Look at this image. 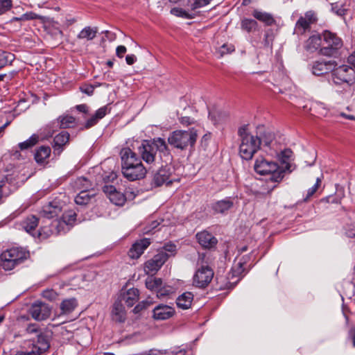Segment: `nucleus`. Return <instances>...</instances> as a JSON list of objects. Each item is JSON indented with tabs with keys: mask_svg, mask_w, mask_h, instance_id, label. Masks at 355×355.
Instances as JSON below:
<instances>
[{
	"mask_svg": "<svg viewBox=\"0 0 355 355\" xmlns=\"http://www.w3.org/2000/svg\"><path fill=\"white\" fill-rule=\"evenodd\" d=\"M19 19L23 21H28L36 19H43L44 17L40 16L33 12H27L19 17Z\"/></svg>",
	"mask_w": 355,
	"mask_h": 355,
	"instance_id": "obj_45",
	"label": "nucleus"
},
{
	"mask_svg": "<svg viewBox=\"0 0 355 355\" xmlns=\"http://www.w3.org/2000/svg\"><path fill=\"white\" fill-rule=\"evenodd\" d=\"M214 277L212 269L208 266H200L193 277V285L198 288H205L211 282Z\"/></svg>",
	"mask_w": 355,
	"mask_h": 355,
	"instance_id": "obj_9",
	"label": "nucleus"
},
{
	"mask_svg": "<svg viewBox=\"0 0 355 355\" xmlns=\"http://www.w3.org/2000/svg\"><path fill=\"white\" fill-rule=\"evenodd\" d=\"M198 137L197 130L194 128L187 130H175L168 137V144L175 148L184 150L188 146H193Z\"/></svg>",
	"mask_w": 355,
	"mask_h": 355,
	"instance_id": "obj_4",
	"label": "nucleus"
},
{
	"mask_svg": "<svg viewBox=\"0 0 355 355\" xmlns=\"http://www.w3.org/2000/svg\"><path fill=\"white\" fill-rule=\"evenodd\" d=\"M318 21L316 13L313 10H309L304 15L300 16L295 23L294 28V34L297 35H304L309 32L311 26L315 24Z\"/></svg>",
	"mask_w": 355,
	"mask_h": 355,
	"instance_id": "obj_8",
	"label": "nucleus"
},
{
	"mask_svg": "<svg viewBox=\"0 0 355 355\" xmlns=\"http://www.w3.org/2000/svg\"><path fill=\"white\" fill-rule=\"evenodd\" d=\"M209 116L215 125L223 123L227 117L225 113L216 110L209 112Z\"/></svg>",
	"mask_w": 355,
	"mask_h": 355,
	"instance_id": "obj_36",
	"label": "nucleus"
},
{
	"mask_svg": "<svg viewBox=\"0 0 355 355\" xmlns=\"http://www.w3.org/2000/svg\"><path fill=\"white\" fill-rule=\"evenodd\" d=\"M42 296L51 301L56 300L58 294L53 290H46L43 292Z\"/></svg>",
	"mask_w": 355,
	"mask_h": 355,
	"instance_id": "obj_50",
	"label": "nucleus"
},
{
	"mask_svg": "<svg viewBox=\"0 0 355 355\" xmlns=\"http://www.w3.org/2000/svg\"><path fill=\"white\" fill-rule=\"evenodd\" d=\"M51 150L50 147L42 146L35 153V159L38 164H43L49 157Z\"/></svg>",
	"mask_w": 355,
	"mask_h": 355,
	"instance_id": "obj_30",
	"label": "nucleus"
},
{
	"mask_svg": "<svg viewBox=\"0 0 355 355\" xmlns=\"http://www.w3.org/2000/svg\"><path fill=\"white\" fill-rule=\"evenodd\" d=\"M125 61L128 64L132 65L137 61V57L133 54L127 55Z\"/></svg>",
	"mask_w": 355,
	"mask_h": 355,
	"instance_id": "obj_55",
	"label": "nucleus"
},
{
	"mask_svg": "<svg viewBox=\"0 0 355 355\" xmlns=\"http://www.w3.org/2000/svg\"><path fill=\"white\" fill-rule=\"evenodd\" d=\"M261 139L245 132V159H252L254 154L260 148Z\"/></svg>",
	"mask_w": 355,
	"mask_h": 355,
	"instance_id": "obj_15",
	"label": "nucleus"
},
{
	"mask_svg": "<svg viewBox=\"0 0 355 355\" xmlns=\"http://www.w3.org/2000/svg\"><path fill=\"white\" fill-rule=\"evenodd\" d=\"M80 89H81L82 92L87 94L88 95H92L94 92V88L92 85H87V86L80 87Z\"/></svg>",
	"mask_w": 355,
	"mask_h": 355,
	"instance_id": "obj_54",
	"label": "nucleus"
},
{
	"mask_svg": "<svg viewBox=\"0 0 355 355\" xmlns=\"http://www.w3.org/2000/svg\"><path fill=\"white\" fill-rule=\"evenodd\" d=\"M49 347L50 345L47 336L40 333L37 335V341L33 344L32 350L39 353V355H42Z\"/></svg>",
	"mask_w": 355,
	"mask_h": 355,
	"instance_id": "obj_22",
	"label": "nucleus"
},
{
	"mask_svg": "<svg viewBox=\"0 0 355 355\" xmlns=\"http://www.w3.org/2000/svg\"><path fill=\"white\" fill-rule=\"evenodd\" d=\"M91 186L92 184H90V182L84 177H80L77 178L75 182V187L80 191H87L91 187Z\"/></svg>",
	"mask_w": 355,
	"mask_h": 355,
	"instance_id": "obj_42",
	"label": "nucleus"
},
{
	"mask_svg": "<svg viewBox=\"0 0 355 355\" xmlns=\"http://www.w3.org/2000/svg\"><path fill=\"white\" fill-rule=\"evenodd\" d=\"M318 117L326 116L328 114V110L322 103H316L311 108Z\"/></svg>",
	"mask_w": 355,
	"mask_h": 355,
	"instance_id": "obj_41",
	"label": "nucleus"
},
{
	"mask_svg": "<svg viewBox=\"0 0 355 355\" xmlns=\"http://www.w3.org/2000/svg\"><path fill=\"white\" fill-rule=\"evenodd\" d=\"M39 141L38 135L34 134L31 137H29L27 140L21 142L18 144L19 148L23 150L26 149H28L33 146H35Z\"/></svg>",
	"mask_w": 355,
	"mask_h": 355,
	"instance_id": "obj_38",
	"label": "nucleus"
},
{
	"mask_svg": "<svg viewBox=\"0 0 355 355\" xmlns=\"http://www.w3.org/2000/svg\"><path fill=\"white\" fill-rule=\"evenodd\" d=\"M30 313L33 318L36 320H44L50 316L51 309L45 303L36 302L31 306Z\"/></svg>",
	"mask_w": 355,
	"mask_h": 355,
	"instance_id": "obj_13",
	"label": "nucleus"
},
{
	"mask_svg": "<svg viewBox=\"0 0 355 355\" xmlns=\"http://www.w3.org/2000/svg\"><path fill=\"white\" fill-rule=\"evenodd\" d=\"M193 295L191 292H185L176 300L177 306L182 309H187L191 307Z\"/></svg>",
	"mask_w": 355,
	"mask_h": 355,
	"instance_id": "obj_29",
	"label": "nucleus"
},
{
	"mask_svg": "<svg viewBox=\"0 0 355 355\" xmlns=\"http://www.w3.org/2000/svg\"><path fill=\"white\" fill-rule=\"evenodd\" d=\"M9 355H39V353L35 352L32 349L30 351L17 350Z\"/></svg>",
	"mask_w": 355,
	"mask_h": 355,
	"instance_id": "obj_52",
	"label": "nucleus"
},
{
	"mask_svg": "<svg viewBox=\"0 0 355 355\" xmlns=\"http://www.w3.org/2000/svg\"><path fill=\"white\" fill-rule=\"evenodd\" d=\"M150 304V302L147 301H143L141 303H139L138 305H137L135 308V310L139 311L142 309L146 308Z\"/></svg>",
	"mask_w": 355,
	"mask_h": 355,
	"instance_id": "obj_58",
	"label": "nucleus"
},
{
	"mask_svg": "<svg viewBox=\"0 0 355 355\" xmlns=\"http://www.w3.org/2000/svg\"><path fill=\"white\" fill-rule=\"evenodd\" d=\"M15 60V55L8 52L0 53V68L10 64Z\"/></svg>",
	"mask_w": 355,
	"mask_h": 355,
	"instance_id": "obj_39",
	"label": "nucleus"
},
{
	"mask_svg": "<svg viewBox=\"0 0 355 355\" xmlns=\"http://www.w3.org/2000/svg\"><path fill=\"white\" fill-rule=\"evenodd\" d=\"M0 4L7 10H10L12 8V0H0Z\"/></svg>",
	"mask_w": 355,
	"mask_h": 355,
	"instance_id": "obj_56",
	"label": "nucleus"
},
{
	"mask_svg": "<svg viewBox=\"0 0 355 355\" xmlns=\"http://www.w3.org/2000/svg\"><path fill=\"white\" fill-rule=\"evenodd\" d=\"M258 24L254 19H245V31L248 32H253L257 30Z\"/></svg>",
	"mask_w": 355,
	"mask_h": 355,
	"instance_id": "obj_46",
	"label": "nucleus"
},
{
	"mask_svg": "<svg viewBox=\"0 0 355 355\" xmlns=\"http://www.w3.org/2000/svg\"><path fill=\"white\" fill-rule=\"evenodd\" d=\"M162 280L160 278L154 277H148L146 279V286L148 289L157 292L158 288L161 286Z\"/></svg>",
	"mask_w": 355,
	"mask_h": 355,
	"instance_id": "obj_35",
	"label": "nucleus"
},
{
	"mask_svg": "<svg viewBox=\"0 0 355 355\" xmlns=\"http://www.w3.org/2000/svg\"><path fill=\"white\" fill-rule=\"evenodd\" d=\"M26 103V102L24 99H21V100L19 101L17 107L21 106V108H20V110L21 111L25 110L28 107L27 105H24V104H25Z\"/></svg>",
	"mask_w": 355,
	"mask_h": 355,
	"instance_id": "obj_63",
	"label": "nucleus"
},
{
	"mask_svg": "<svg viewBox=\"0 0 355 355\" xmlns=\"http://www.w3.org/2000/svg\"><path fill=\"white\" fill-rule=\"evenodd\" d=\"M153 313L154 319L164 320L173 316L175 311L174 308L171 306L159 304L153 309Z\"/></svg>",
	"mask_w": 355,
	"mask_h": 355,
	"instance_id": "obj_17",
	"label": "nucleus"
},
{
	"mask_svg": "<svg viewBox=\"0 0 355 355\" xmlns=\"http://www.w3.org/2000/svg\"><path fill=\"white\" fill-rule=\"evenodd\" d=\"M112 317L113 319L117 322H123L125 319V311L121 300H116L112 307Z\"/></svg>",
	"mask_w": 355,
	"mask_h": 355,
	"instance_id": "obj_26",
	"label": "nucleus"
},
{
	"mask_svg": "<svg viewBox=\"0 0 355 355\" xmlns=\"http://www.w3.org/2000/svg\"><path fill=\"white\" fill-rule=\"evenodd\" d=\"M62 205L60 200L55 198L42 207L40 216L49 219L53 218L61 212Z\"/></svg>",
	"mask_w": 355,
	"mask_h": 355,
	"instance_id": "obj_11",
	"label": "nucleus"
},
{
	"mask_svg": "<svg viewBox=\"0 0 355 355\" xmlns=\"http://www.w3.org/2000/svg\"><path fill=\"white\" fill-rule=\"evenodd\" d=\"M91 200V196L89 195L87 191L82 190L76 196L75 202L78 205H87Z\"/></svg>",
	"mask_w": 355,
	"mask_h": 355,
	"instance_id": "obj_40",
	"label": "nucleus"
},
{
	"mask_svg": "<svg viewBox=\"0 0 355 355\" xmlns=\"http://www.w3.org/2000/svg\"><path fill=\"white\" fill-rule=\"evenodd\" d=\"M291 164L279 166L277 162L265 156H258L253 166L255 173L260 175H269L270 180L275 183L282 181L286 171L291 172Z\"/></svg>",
	"mask_w": 355,
	"mask_h": 355,
	"instance_id": "obj_2",
	"label": "nucleus"
},
{
	"mask_svg": "<svg viewBox=\"0 0 355 355\" xmlns=\"http://www.w3.org/2000/svg\"><path fill=\"white\" fill-rule=\"evenodd\" d=\"M58 123L60 124V128H69L73 125L75 118L72 116H63L58 119Z\"/></svg>",
	"mask_w": 355,
	"mask_h": 355,
	"instance_id": "obj_37",
	"label": "nucleus"
},
{
	"mask_svg": "<svg viewBox=\"0 0 355 355\" xmlns=\"http://www.w3.org/2000/svg\"><path fill=\"white\" fill-rule=\"evenodd\" d=\"M233 205V202L230 199L219 200L213 205V209L216 213L223 214Z\"/></svg>",
	"mask_w": 355,
	"mask_h": 355,
	"instance_id": "obj_32",
	"label": "nucleus"
},
{
	"mask_svg": "<svg viewBox=\"0 0 355 355\" xmlns=\"http://www.w3.org/2000/svg\"><path fill=\"white\" fill-rule=\"evenodd\" d=\"M69 137L67 131H62L54 137L53 147L55 153L60 155L62 153L63 147L69 142Z\"/></svg>",
	"mask_w": 355,
	"mask_h": 355,
	"instance_id": "obj_21",
	"label": "nucleus"
},
{
	"mask_svg": "<svg viewBox=\"0 0 355 355\" xmlns=\"http://www.w3.org/2000/svg\"><path fill=\"white\" fill-rule=\"evenodd\" d=\"M171 13L177 17H182L184 19H191L193 15L186 10L180 8H173L171 10Z\"/></svg>",
	"mask_w": 355,
	"mask_h": 355,
	"instance_id": "obj_43",
	"label": "nucleus"
},
{
	"mask_svg": "<svg viewBox=\"0 0 355 355\" xmlns=\"http://www.w3.org/2000/svg\"><path fill=\"white\" fill-rule=\"evenodd\" d=\"M103 192L109 198L110 202L117 206H123L126 200L125 195L118 191L112 185L104 186Z\"/></svg>",
	"mask_w": 355,
	"mask_h": 355,
	"instance_id": "obj_16",
	"label": "nucleus"
},
{
	"mask_svg": "<svg viewBox=\"0 0 355 355\" xmlns=\"http://www.w3.org/2000/svg\"><path fill=\"white\" fill-rule=\"evenodd\" d=\"M150 244V241L149 239L144 238L137 241L129 250L128 256L133 259H138Z\"/></svg>",
	"mask_w": 355,
	"mask_h": 355,
	"instance_id": "obj_18",
	"label": "nucleus"
},
{
	"mask_svg": "<svg viewBox=\"0 0 355 355\" xmlns=\"http://www.w3.org/2000/svg\"><path fill=\"white\" fill-rule=\"evenodd\" d=\"M322 36L319 35H313L305 42L304 49L306 51L313 53L317 51L320 46H322Z\"/></svg>",
	"mask_w": 355,
	"mask_h": 355,
	"instance_id": "obj_25",
	"label": "nucleus"
},
{
	"mask_svg": "<svg viewBox=\"0 0 355 355\" xmlns=\"http://www.w3.org/2000/svg\"><path fill=\"white\" fill-rule=\"evenodd\" d=\"M126 52V47L125 46H119L116 49V54L119 58H123Z\"/></svg>",
	"mask_w": 355,
	"mask_h": 355,
	"instance_id": "obj_53",
	"label": "nucleus"
},
{
	"mask_svg": "<svg viewBox=\"0 0 355 355\" xmlns=\"http://www.w3.org/2000/svg\"><path fill=\"white\" fill-rule=\"evenodd\" d=\"M332 80L336 85L347 84L350 87L355 83V71L349 65L343 64L332 71Z\"/></svg>",
	"mask_w": 355,
	"mask_h": 355,
	"instance_id": "obj_7",
	"label": "nucleus"
},
{
	"mask_svg": "<svg viewBox=\"0 0 355 355\" xmlns=\"http://www.w3.org/2000/svg\"><path fill=\"white\" fill-rule=\"evenodd\" d=\"M158 225H159V222H158L157 220H154V221H152L149 228L148 230H146L145 232V233H148V232H150L153 230L155 229L156 227H158Z\"/></svg>",
	"mask_w": 355,
	"mask_h": 355,
	"instance_id": "obj_59",
	"label": "nucleus"
},
{
	"mask_svg": "<svg viewBox=\"0 0 355 355\" xmlns=\"http://www.w3.org/2000/svg\"><path fill=\"white\" fill-rule=\"evenodd\" d=\"M97 27L85 26L78 34L77 37L79 40L91 41L94 40L98 33Z\"/></svg>",
	"mask_w": 355,
	"mask_h": 355,
	"instance_id": "obj_28",
	"label": "nucleus"
},
{
	"mask_svg": "<svg viewBox=\"0 0 355 355\" xmlns=\"http://www.w3.org/2000/svg\"><path fill=\"white\" fill-rule=\"evenodd\" d=\"M37 225H38V218H37L35 216H28L21 223L22 227L28 233H31V231L35 230V229L37 226Z\"/></svg>",
	"mask_w": 355,
	"mask_h": 355,
	"instance_id": "obj_34",
	"label": "nucleus"
},
{
	"mask_svg": "<svg viewBox=\"0 0 355 355\" xmlns=\"http://www.w3.org/2000/svg\"><path fill=\"white\" fill-rule=\"evenodd\" d=\"M172 287L164 284V283L162 282L161 286L158 288L157 291L156 292L157 296L158 297H165L169 295L172 292Z\"/></svg>",
	"mask_w": 355,
	"mask_h": 355,
	"instance_id": "obj_44",
	"label": "nucleus"
},
{
	"mask_svg": "<svg viewBox=\"0 0 355 355\" xmlns=\"http://www.w3.org/2000/svg\"><path fill=\"white\" fill-rule=\"evenodd\" d=\"M29 257V252L22 248L14 247L0 255V265L5 270H10Z\"/></svg>",
	"mask_w": 355,
	"mask_h": 355,
	"instance_id": "obj_5",
	"label": "nucleus"
},
{
	"mask_svg": "<svg viewBox=\"0 0 355 355\" xmlns=\"http://www.w3.org/2000/svg\"><path fill=\"white\" fill-rule=\"evenodd\" d=\"M76 109L81 112L87 113L88 112V107L85 104H81L76 106Z\"/></svg>",
	"mask_w": 355,
	"mask_h": 355,
	"instance_id": "obj_60",
	"label": "nucleus"
},
{
	"mask_svg": "<svg viewBox=\"0 0 355 355\" xmlns=\"http://www.w3.org/2000/svg\"><path fill=\"white\" fill-rule=\"evenodd\" d=\"M293 152L290 149H285L281 152L282 165L285 166L288 162V159L291 157Z\"/></svg>",
	"mask_w": 355,
	"mask_h": 355,
	"instance_id": "obj_48",
	"label": "nucleus"
},
{
	"mask_svg": "<svg viewBox=\"0 0 355 355\" xmlns=\"http://www.w3.org/2000/svg\"><path fill=\"white\" fill-rule=\"evenodd\" d=\"M335 67L336 63L334 60L321 59L312 62L311 70L313 75L322 76L332 72Z\"/></svg>",
	"mask_w": 355,
	"mask_h": 355,
	"instance_id": "obj_10",
	"label": "nucleus"
},
{
	"mask_svg": "<svg viewBox=\"0 0 355 355\" xmlns=\"http://www.w3.org/2000/svg\"><path fill=\"white\" fill-rule=\"evenodd\" d=\"M349 336L352 341L353 346L355 347V329H351L349 331Z\"/></svg>",
	"mask_w": 355,
	"mask_h": 355,
	"instance_id": "obj_61",
	"label": "nucleus"
},
{
	"mask_svg": "<svg viewBox=\"0 0 355 355\" xmlns=\"http://www.w3.org/2000/svg\"><path fill=\"white\" fill-rule=\"evenodd\" d=\"M77 301L73 297L63 300L60 304L62 313L68 314L71 313L77 306Z\"/></svg>",
	"mask_w": 355,
	"mask_h": 355,
	"instance_id": "obj_33",
	"label": "nucleus"
},
{
	"mask_svg": "<svg viewBox=\"0 0 355 355\" xmlns=\"http://www.w3.org/2000/svg\"><path fill=\"white\" fill-rule=\"evenodd\" d=\"M168 258V254L163 252H160L155 255L153 259L148 260L145 264L146 272L153 273L157 272L166 261Z\"/></svg>",
	"mask_w": 355,
	"mask_h": 355,
	"instance_id": "obj_14",
	"label": "nucleus"
},
{
	"mask_svg": "<svg viewBox=\"0 0 355 355\" xmlns=\"http://www.w3.org/2000/svg\"><path fill=\"white\" fill-rule=\"evenodd\" d=\"M321 182L322 181L320 178H318L316 179V182H315V184L308 190L305 200H306L309 198H311L317 191V190L318 189L319 187L321 184Z\"/></svg>",
	"mask_w": 355,
	"mask_h": 355,
	"instance_id": "obj_47",
	"label": "nucleus"
},
{
	"mask_svg": "<svg viewBox=\"0 0 355 355\" xmlns=\"http://www.w3.org/2000/svg\"><path fill=\"white\" fill-rule=\"evenodd\" d=\"M211 0H195L191 5L192 10H196L208 5Z\"/></svg>",
	"mask_w": 355,
	"mask_h": 355,
	"instance_id": "obj_49",
	"label": "nucleus"
},
{
	"mask_svg": "<svg viewBox=\"0 0 355 355\" xmlns=\"http://www.w3.org/2000/svg\"><path fill=\"white\" fill-rule=\"evenodd\" d=\"M348 62L355 67V51L348 57Z\"/></svg>",
	"mask_w": 355,
	"mask_h": 355,
	"instance_id": "obj_62",
	"label": "nucleus"
},
{
	"mask_svg": "<svg viewBox=\"0 0 355 355\" xmlns=\"http://www.w3.org/2000/svg\"><path fill=\"white\" fill-rule=\"evenodd\" d=\"M164 252L168 254V257L171 255H173L176 251V246L174 244L169 243L164 246Z\"/></svg>",
	"mask_w": 355,
	"mask_h": 355,
	"instance_id": "obj_51",
	"label": "nucleus"
},
{
	"mask_svg": "<svg viewBox=\"0 0 355 355\" xmlns=\"http://www.w3.org/2000/svg\"><path fill=\"white\" fill-rule=\"evenodd\" d=\"M139 295V291L137 288H130L120 297V300L124 302L128 306H132L138 301Z\"/></svg>",
	"mask_w": 355,
	"mask_h": 355,
	"instance_id": "obj_23",
	"label": "nucleus"
},
{
	"mask_svg": "<svg viewBox=\"0 0 355 355\" xmlns=\"http://www.w3.org/2000/svg\"><path fill=\"white\" fill-rule=\"evenodd\" d=\"M26 331L29 334L37 333L38 331V328L36 324H31L27 327Z\"/></svg>",
	"mask_w": 355,
	"mask_h": 355,
	"instance_id": "obj_57",
	"label": "nucleus"
},
{
	"mask_svg": "<svg viewBox=\"0 0 355 355\" xmlns=\"http://www.w3.org/2000/svg\"><path fill=\"white\" fill-rule=\"evenodd\" d=\"M234 50L235 48L233 44L224 43L223 44L216 47L214 54L218 58H221L226 55L232 53Z\"/></svg>",
	"mask_w": 355,
	"mask_h": 355,
	"instance_id": "obj_31",
	"label": "nucleus"
},
{
	"mask_svg": "<svg viewBox=\"0 0 355 355\" xmlns=\"http://www.w3.org/2000/svg\"><path fill=\"white\" fill-rule=\"evenodd\" d=\"M196 238L200 245L205 248H211L214 247L218 242L217 239L207 231L198 233Z\"/></svg>",
	"mask_w": 355,
	"mask_h": 355,
	"instance_id": "obj_20",
	"label": "nucleus"
},
{
	"mask_svg": "<svg viewBox=\"0 0 355 355\" xmlns=\"http://www.w3.org/2000/svg\"><path fill=\"white\" fill-rule=\"evenodd\" d=\"M322 44L320 53L325 56H332L343 46V41L336 33L324 31L322 35Z\"/></svg>",
	"mask_w": 355,
	"mask_h": 355,
	"instance_id": "obj_6",
	"label": "nucleus"
},
{
	"mask_svg": "<svg viewBox=\"0 0 355 355\" xmlns=\"http://www.w3.org/2000/svg\"><path fill=\"white\" fill-rule=\"evenodd\" d=\"M252 15L256 19L263 22L266 26H272L276 23L274 17L270 13L254 10Z\"/></svg>",
	"mask_w": 355,
	"mask_h": 355,
	"instance_id": "obj_27",
	"label": "nucleus"
},
{
	"mask_svg": "<svg viewBox=\"0 0 355 355\" xmlns=\"http://www.w3.org/2000/svg\"><path fill=\"white\" fill-rule=\"evenodd\" d=\"M171 172L169 167L166 166L164 167H161L154 175L153 182L157 187L161 186L164 183H171Z\"/></svg>",
	"mask_w": 355,
	"mask_h": 355,
	"instance_id": "obj_19",
	"label": "nucleus"
},
{
	"mask_svg": "<svg viewBox=\"0 0 355 355\" xmlns=\"http://www.w3.org/2000/svg\"><path fill=\"white\" fill-rule=\"evenodd\" d=\"M109 109L107 105L103 106L97 110L94 114H93L85 123V127L89 128L96 125L98 121L103 119L108 112Z\"/></svg>",
	"mask_w": 355,
	"mask_h": 355,
	"instance_id": "obj_24",
	"label": "nucleus"
},
{
	"mask_svg": "<svg viewBox=\"0 0 355 355\" xmlns=\"http://www.w3.org/2000/svg\"><path fill=\"white\" fill-rule=\"evenodd\" d=\"M346 234L349 238H355V228L348 230Z\"/></svg>",
	"mask_w": 355,
	"mask_h": 355,
	"instance_id": "obj_64",
	"label": "nucleus"
},
{
	"mask_svg": "<svg viewBox=\"0 0 355 355\" xmlns=\"http://www.w3.org/2000/svg\"><path fill=\"white\" fill-rule=\"evenodd\" d=\"M122 173L130 181L142 179L145 177L147 170L141 160L135 152L129 148H123L120 152Z\"/></svg>",
	"mask_w": 355,
	"mask_h": 355,
	"instance_id": "obj_1",
	"label": "nucleus"
},
{
	"mask_svg": "<svg viewBox=\"0 0 355 355\" xmlns=\"http://www.w3.org/2000/svg\"><path fill=\"white\" fill-rule=\"evenodd\" d=\"M164 156H168L170 150L166 141L161 137H155L151 140H144L138 147V153L141 158L148 164L155 161L157 152Z\"/></svg>",
	"mask_w": 355,
	"mask_h": 355,
	"instance_id": "obj_3",
	"label": "nucleus"
},
{
	"mask_svg": "<svg viewBox=\"0 0 355 355\" xmlns=\"http://www.w3.org/2000/svg\"><path fill=\"white\" fill-rule=\"evenodd\" d=\"M76 214L72 211H68L63 214L61 220H55L53 222L54 226L57 227L58 233L66 232L69 230L70 227L76 220Z\"/></svg>",
	"mask_w": 355,
	"mask_h": 355,
	"instance_id": "obj_12",
	"label": "nucleus"
}]
</instances>
